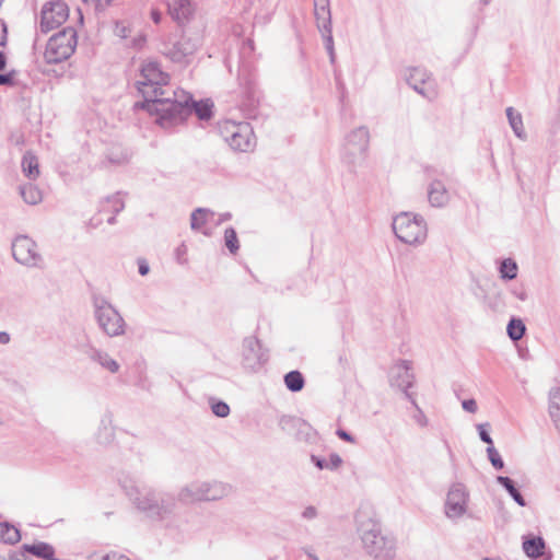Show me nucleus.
<instances>
[{"label":"nucleus","mask_w":560,"mask_h":560,"mask_svg":"<svg viewBox=\"0 0 560 560\" xmlns=\"http://www.w3.org/2000/svg\"><path fill=\"white\" fill-rule=\"evenodd\" d=\"M357 530L364 550L375 560H393L396 540L384 534L376 512L370 505H361L355 515Z\"/></svg>","instance_id":"obj_1"},{"label":"nucleus","mask_w":560,"mask_h":560,"mask_svg":"<svg viewBox=\"0 0 560 560\" xmlns=\"http://www.w3.org/2000/svg\"><path fill=\"white\" fill-rule=\"evenodd\" d=\"M160 109H155L156 121L164 128L173 127L184 122L192 113L200 120H208L212 115V104L208 102H196L186 91L177 89L173 92L171 101L160 103Z\"/></svg>","instance_id":"obj_2"},{"label":"nucleus","mask_w":560,"mask_h":560,"mask_svg":"<svg viewBox=\"0 0 560 560\" xmlns=\"http://www.w3.org/2000/svg\"><path fill=\"white\" fill-rule=\"evenodd\" d=\"M119 482L126 494L133 501L139 510L147 514V516L156 520H165L174 513L176 501L172 495L156 493L129 477L120 479Z\"/></svg>","instance_id":"obj_3"},{"label":"nucleus","mask_w":560,"mask_h":560,"mask_svg":"<svg viewBox=\"0 0 560 560\" xmlns=\"http://www.w3.org/2000/svg\"><path fill=\"white\" fill-rule=\"evenodd\" d=\"M137 83L139 92L144 97L142 108L150 114H155L153 107L160 109V103L171 101L173 92H177L168 85V74L161 70L156 61H147L142 65L140 80Z\"/></svg>","instance_id":"obj_4"},{"label":"nucleus","mask_w":560,"mask_h":560,"mask_svg":"<svg viewBox=\"0 0 560 560\" xmlns=\"http://www.w3.org/2000/svg\"><path fill=\"white\" fill-rule=\"evenodd\" d=\"M392 226L396 237L405 244L418 245L427 238V223L419 214L401 212L394 218Z\"/></svg>","instance_id":"obj_5"},{"label":"nucleus","mask_w":560,"mask_h":560,"mask_svg":"<svg viewBox=\"0 0 560 560\" xmlns=\"http://www.w3.org/2000/svg\"><path fill=\"white\" fill-rule=\"evenodd\" d=\"M202 42L199 30H183L179 36H174L164 44L163 54L174 62H188Z\"/></svg>","instance_id":"obj_6"},{"label":"nucleus","mask_w":560,"mask_h":560,"mask_svg":"<svg viewBox=\"0 0 560 560\" xmlns=\"http://www.w3.org/2000/svg\"><path fill=\"white\" fill-rule=\"evenodd\" d=\"M370 144V132L365 126L351 130L345 139L342 160L352 170L360 166L366 156Z\"/></svg>","instance_id":"obj_7"},{"label":"nucleus","mask_w":560,"mask_h":560,"mask_svg":"<svg viewBox=\"0 0 560 560\" xmlns=\"http://www.w3.org/2000/svg\"><path fill=\"white\" fill-rule=\"evenodd\" d=\"M77 47V32L73 27H66L52 35L44 54L47 63H60L74 52Z\"/></svg>","instance_id":"obj_8"},{"label":"nucleus","mask_w":560,"mask_h":560,"mask_svg":"<svg viewBox=\"0 0 560 560\" xmlns=\"http://www.w3.org/2000/svg\"><path fill=\"white\" fill-rule=\"evenodd\" d=\"M220 131L229 145L236 151L246 152L254 147L253 129L248 122L225 120Z\"/></svg>","instance_id":"obj_9"},{"label":"nucleus","mask_w":560,"mask_h":560,"mask_svg":"<svg viewBox=\"0 0 560 560\" xmlns=\"http://www.w3.org/2000/svg\"><path fill=\"white\" fill-rule=\"evenodd\" d=\"M94 307L98 326L106 335L115 337L125 332L124 318L106 300L95 299Z\"/></svg>","instance_id":"obj_10"},{"label":"nucleus","mask_w":560,"mask_h":560,"mask_svg":"<svg viewBox=\"0 0 560 560\" xmlns=\"http://www.w3.org/2000/svg\"><path fill=\"white\" fill-rule=\"evenodd\" d=\"M314 16L317 28L325 40V47L329 54L330 61H335V49L331 30V12L329 0H314Z\"/></svg>","instance_id":"obj_11"},{"label":"nucleus","mask_w":560,"mask_h":560,"mask_svg":"<svg viewBox=\"0 0 560 560\" xmlns=\"http://www.w3.org/2000/svg\"><path fill=\"white\" fill-rule=\"evenodd\" d=\"M13 258L27 267H39L43 262L37 244L27 235H19L12 242Z\"/></svg>","instance_id":"obj_12"},{"label":"nucleus","mask_w":560,"mask_h":560,"mask_svg":"<svg viewBox=\"0 0 560 560\" xmlns=\"http://www.w3.org/2000/svg\"><path fill=\"white\" fill-rule=\"evenodd\" d=\"M407 83L420 95L432 101L436 97L434 80L425 69L411 68L406 75Z\"/></svg>","instance_id":"obj_13"},{"label":"nucleus","mask_w":560,"mask_h":560,"mask_svg":"<svg viewBox=\"0 0 560 560\" xmlns=\"http://www.w3.org/2000/svg\"><path fill=\"white\" fill-rule=\"evenodd\" d=\"M69 15L68 5L62 1H51L44 5L40 15V30L48 33L60 26Z\"/></svg>","instance_id":"obj_14"},{"label":"nucleus","mask_w":560,"mask_h":560,"mask_svg":"<svg viewBox=\"0 0 560 560\" xmlns=\"http://www.w3.org/2000/svg\"><path fill=\"white\" fill-rule=\"evenodd\" d=\"M242 354L244 366L252 371H257L268 361L267 352L262 349L259 339L254 336L243 340Z\"/></svg>","instance_id":"obj_15"},{"label":"nucleus","mask_w":560,"mask_h":560,"mask_svg":"<svg viewBox=\"0 0 560 560\" xmlns=\"http://www.w3.org/2000/svg\"><path fill=\"white\" fill-rule=\"evenodd\" d=\"M425 174L430 179L428 185V200L432 207H445L451 200V194L445 184L438 178L439 172L434 167H425Z\"/></svg>","instance_id":"obj_16"},{"label":"nucleus","mask_w":560,"mask_h":560,"mask_svg":"<svg viewBox=\"0 0 560 560\" xmlns=\"http://www.w3.org/2000/svg\"><path fill=\"white\" fill-rule=\"evenodd\" d=\"M468 494L465 486L455 483L451 487L445 502V514L448 518H459L466 513Z\"/></svg>","instance_id":"obj_17"},{"label":"nucleus","mask_w":560,"mask_h":560,"mask_svg":"<svg viewBox=\"0 0 560 560\" xmlns=\"http://www.w3.org/2000/svg\"><path fill=\"white\" fill-rule=\"evenodd\" d=\"M413 378L415 376L411 372V363L409 361H400L392 369L390 384L400 388L405 397L410 400L412 405H416V399L412 394L408 392L413 384Z\"/></svg>","instance_id":"obj_18"},{"label":"nucleus","mask_w":560,"mask_h":560,"mask_svg":"<svg viewBox=\"0 0 560 560\" xmlns=\"http://www.w3.org/2000/svg\"><path fill=\"white\" fill-rule=\"evenodd\" d=\"M201 501H214L228 497L232 487L221 481H200Z\"/></svg>","instance_id":"obj_19"},{"label":"nucleus","mask_w":560,"mask_h":560,"mask_svg":"<svg viewBox=\"0 0 560 560\" xmlns=\"http://www.w3.org/2000/svg\"><path fill=\"white\" fill-rule=\"evenodd\" d=\"M241 3L245 12L266 18L275 10L277 0H241Z\"/></svg>","instance_id":"obj_20"},{"label":"nucleus","mask_w":560,"mask_h":560,"mask_svg":"<svg viewBox=\"0 0 560 560\" xmlns=\"http://www.w3.org/2000/svg\"><path fill=\"white\" fill-rule=\"evenodd\" d=\"M166 5L171 16L178 23L187 20L192 12L189 0H166Z\"/></svg>","instance_id":"obj_21"},{"label":"nucleus","mask_w":560,"mask_h":560,"mask_svg":"<svg viewBox=\"0 0 560 560\" xmlns=\"http://www.w3.org/2000/svg\"><path fill=\"white\" fill-rule=\"evenodd\" d=\"M85 354L94 362H97L103 369L110 373H116L119 370V364L107 352L90 347L85 350Z\"/></svg>","instance_id":"obj_22"},{"label":"nucleus","mask_w":560,"mask_h":560,"mask_svg":"<svg viewBox=\"0 0 560 560\" xmlns=\"http://www.w3.org/2000/svg\"><path fill=\"white\" fill-rule=\"evenodd\" d=\"M549 416L560 434V387L553 386L549 390Z\"/></svg>","instance_id":"obj_23"},{"label":"nucleus","mask_w":560,"mask_h":560,"mask_svg":"<svg viewBox=\"0 0 560 560\" xmlns=\"http://www.w3.org/2000/svg\"><path fill=\"white\" fill-rule=\"evenodd\" d=\"M200 491V481L190 482L178 492V501L185 504L201 501Z\"/></svg>","instance_id":"obj_24"},{"label":"nucleus","mask_w":560,"mask_h":560,"mask_svg":"<svg viewBox=\"0 0 560 560\" xmlns=\"http://www.w3.org/2000/svg\"><path fill=\"white\" fill-rule=\"evenodd\" d=\"M545 548V541L541 537H530L523 541V550L532 559L542 556Z\"/></svg>","instance_id":"obj_25"},{"label":"nucleus","mask_w":560,"mask_h":560,"mask_svg":"<svg viewBox=\"0 0 560 560\" xmlns=\"http://www.w3.org/2000/svg\"><path fill=\"white\" fill-rule=\"evenodd\" d=\"M22 170L30 179H36L39 176L38 160L33 153L26 152L23 155Z\"/></svg>","instance_id":"obj_26"},{"label":"nucleus","mask_w":560,"mask_h":560,"mask_svg":"<svg viewBox=\"0 0 560 560\" xmlns=\"http://www.w3.org/2000/svg\"><path fill=\"white\" fill-rule=\"evenodd\" d=\"M129 153L120 145H113L106 153L107 161L116 166L126 164L129 161Z\"/></svg>","instance_id":"obj_27"},{"label":"nucleus","mask_w":560,"mask_h":560,"mask_svg":"<svg viewBox=\"0 0 560 560\" xmlns=\"http://www.w3.org/2000/svg\"><path fill=\"white\" fill-rule=\"evenodd\" d=\"M497 482L499 485H501L508 491V493L513 498V500L520 506H525L526 505V501L524 500L523 495L517 490V488L515 487V485H514V482H513V480L511 478L504 477V476H498L497 477Z\"/></svg>","instance_id":"obj_28"},{"label":"nucleus","mask_w":560,"mask_h":560,"mask_svg":"<svg viewBox=\"0 0 560 560\" xmlns=\"http://www.w3.org/2000/svg\"><path fill=\"white\" fill-rule=\"evenodd\" d=\"M311 460L317 468L329 470H335L339 468L342 464L341 457L336 453L330 454L328 459H324L318 456L312 455Z\"/></svg>","instance_id":"obj_29"},{"label":"nucleus","mask_w":560,"mask_h":560,"mask_svg":"<svg viewBox=\"0 0 560 560\" xmlns=\"http://www.w3.org/2000/svg\"><path fill=\"white\" fill-rule=\"evenodd\" d=\"M505 112H506V117H508L509 124H510L512 130L514 131L515 136L520 139H523L525 136V131H524L522 115L520 113L515 112V109L513 107H508Z\"/></svg>","instance_id":"obj_30"},{"label":"nucleus","mask_w":560,"mask_h":560,"mask_svg":"<svg viewBox=\"0 0 560 560\" xmlns=\"http://www.w3.org/2000/svg\"><path fill=\"white\" fill-rule=\"evenodd\" d=\"M213 215L209 209L206 208H197L192 211L190 215V228L194 231H201V229L208 222V218Z\"/></svg>","instance_id":"obj_31"},{"label":"nucleus","mask_w":560,"mask_h":560,"mask_svg":"<svg viewBox=\"0 0 560 560\" xmlns=\"http://www.w3.org/2000/svg\"><path fill=\"white\" fill-rule=\"evenodd\" d=\"M20 194L23 200L32 206L39 203L43 199L42 191L32 184L21 186Z\"/></svg>","instance_id":"obj_32"},{"label":"nucleus","mask_w":560,"mask_h":560,"mask_svg":"<svg viewBox=\"0 0 560 560\" xmlns=\"http://www.w3.org/2000/svg\"><path fill=\"white\" fill-rule=\"evenodd\" d=\"M284 384L291 392H300L303 389L305 381L300 371H291L284 375Z\"/></svg>","instance_id":"obj_33"},{"label":"nucleus","mask_w":560,"mask_h":560,"mask_svg":"<svg viewBox=\"0 0 560 560\" xmlns=\"http://www.w3.org/2000/svg\"><path fill=\"white\" fill-rule=\"evenodd\" d=\"M20 539L21 535L18 528L8 523H0V540L13 545L20 541Z\"/></svg>","instance_id":"obj_34"},{"label":"nucleus","mask_w":560,"mask_h":560,"mask_svg":"<svg viewBox=\"0 0 560 560\" xmlns=\"http://www.w3.org/2000/svg\"><path fill=\"white\" fill-rule=\"evenodd\" d=\"M506 331H508L509 337L513 341H518L520 339L523 338V336L526 331V327L522 319L512 318L508 324Z\"/></svg>","instance_id":"obj_35"},{"label":"nucleus","mask_w":560,"mask_h":560,"mask_svg":"<svg viewBox=\"0 0 560 560\" xmlns=\"http://www.w3.org/2000/svg\"><path fill=\"white\" fill-rule=\"evenodd\" d=\"M280 427L282 430L292 433L294 430H302L303 428H307V424L304 420L296 417L283 416L280 419Z\"/></svg>","instance_id":"obj_36"},{"label":"nucleus","mask_w":560,"mask_h":560,"mask_svg":"<svg viewBox=\"0 0 560 560\" xmlns=\"http://www.w3.org/2000/svg\"><path fill=\"white\" fill-rule=\"evenodd\" d=\"M114 439V430L110 422L106 419L101 421V425L97 433V441L101 444L110 443Z\"/></svg>","instance_id":"obj_37"},{"label":"nucleus","mask_w":560,"mask_h":560,"mask_svg":"<svg viewBox=\"0 0 560 560\" xmlns=\"http://www.w3.org/2000/svg\"><path fill=\"white\" fill-rule=\"evenodd\" d=\"M8 44V26L3 20L0 19V71L7 67V56L2 48Z\"/></svg>","instance_id":"obj_38"},{"label":"nucleus","mask_w":560,"mask_h":560,"mask_svg":"<svg viewBox=\"0 0 560 560\" xmlns=\"http://www.w3.org/2000/svg\"><path fill=\"white\" fill-rule=\"evenodd\" d=\"M224 244L232 255L237 254L240 249V242L236 231L233 228H228L224 231Z\"/></svg>","instance_id":"obj_39"},{"label":"nucleus","mask_w":560,"mask_h":560,"mask_svg":"<svg viewBox=\"0 0 560 560\" xmlns=\"http://www.w3.org/2000/svg\"><path fill=\"white\" fill-rule=\"evenodd\" d=\"M500 273L502 279L513 280L517 276V265L511 259L506 258L501 262Z\"/></svg>","instance_id":"obj_40"},{"label":"nucleus","mask_w":560,"mask_h":560,"mask_svg":"<svg viewBox=\"0 0 560 560\" xmlns=\"http://www.w3.org/2000/svg\"><path fill=\"white\" fill-rule=\"evenodd\" d=\"M487 455L488 459L495 469L500 470L504 467V462L499 452L494 448V446L487 447Z\"/></svg>","instance_id":"obj_41"},{"label":"nucleus","mask_w":560,"mask_h":560,"mask_svg":"<svg viewBox=\"0 0 560 560\" xmlns=\"http://www.w3.org/2000/svg\"><path fill=\"white\" fill-rule=\"evenodd\" d=\"M19 71L11 70L7 73H0V85L16 86L19 84L18 77Z\"/></svg>","instance_id":"obj_42"},{"label":"nucleus","mask_w":560,"mask_h":560,"mask_svg":"<svg viewBox=\"0 0 560 560\" xmlns=\"http://www.w3.org/2000/svg\"><path fill=\"white\" fill-rule=\"evenodd\" d=\"M212 412L220 418H225L230 413V407L226 402L218 400L211 404Z\"/></svg>","instance_id":"obj_43"},{"label":"nucleus","mask_w":560,"mask_h":560,"mask_svg":"<svg viewBox=\"0 0 560 560\" xmlns=\"http://www.w3.org/2000/svg\"><path fill=\"white\" fill-rule=\"evenodd\" d=\"M106 202L110 205L115 214L119 213L125 208L124 201L119 194L108 197Z\"/></svg>","instance_id":"obj_44"},{"label":"nucleus","mask_w":560,"mask_h":560,"mask_svg":"<svg viewBox=\"0 0 560 560\" xmlns=\"http://www.w3.org/2000/svg\"><path fill=\"white\" fill-rule=\"evenodd\" d=\"M487 428H489V423H483V424L477 425L479 438L482 442L488 444V446H493V441H492Z\"/></svg>","instance_id":"obj_45"},{"label":"nucleus","mask_w":560,"mask_h":560,"mask_svg":"<svg viewBox=\"0 0 560 560\" xmlns=\"http://www.w3.org/2000/svg\"><path fill=\"white\" fill-rule=\"evenodd\" d=\"M187 247L185 244H180L175 250V257L178 264L185 265L187 262Z\"/></svg>","instance_id":"obj_46"},{"label":"nucleus","mask_w":560,"mask_h":560,"mask_svg":"<svg viewBox=\"0 0 560 560\" xmlns=\"http://www.w3.org/2000/svg\"><path fill=\"white\" fill-rule=\"evenodd\" d=\"M91 560H130L128 557L118 553V552H109L107 555L101 557H93Z\"/></svg>","instance_id":"obj_47"},{"label":"nucleus","mask_w":560,"mask_h":560,"mask_svg":"<svg viewBox=\"0 0 560 560\" xmlns=\"http://www.w3.org/2000/svg\"><path fill=\"white\" fill-rule=\"evenodd\" d=\"M417 409V412L416 415L413 416V419L415 421L420 425V427H425L428 424V419L425 417V415L423 413V411L419 408L418 404L416 402V405H413Z\"/></svg>","instance_id":"obj_48"},{"label":"nucleus","mask_w":560,"mask_h":560,"mask_svg":"<svg viewBox=\"0 0 560 560\" xmlns=\"http://www.w3.org/2000/svg\"><path fill=\"white\" fill-rule=\"evenodd\" d=\"M462 407L465 411L470 412V413H475L478 409V406H477V402L475 399L463 400Z\"/></svg>","instance_id":"obj_49"},{"label":"nucleus","mask_w":560,"mask_h":560,"mask_svg":"<svg viewBox=\"0 0 560 560\" xmlns=\"http://www.w3.org/2000/svg\"><path fill=\"white\" fill-rule=\"evenodd\" d=\"M317 516V510L314 506H307L302 512V517L305 520H313Z\"/></svg>","instance_id":"obj_50"},{"label":"nucleus","mask_w":560,"mask_h":560,"mask_svg":"<svg viewBox=\"0 0 560 560\" xmlns=\"http://www.w3.org/2000/svg\"><path fill=\"white\" fill-rule=\"evenodd\" d=\"M336 434L338 435L339 439L346 441V442H349V443H354L355 440L354 438L348 433L347 431L342 430V429H338L336 431Z\"/></svg>","instance_id":"obj_51"},{"label":"nucleus","mask_w":560,"mask_h":560,"mask_svg":"<svg viewBox=\"0 0 560 560\" xmlns=\"http://www.w3.org/2000/svg\"><path fill=\"white\" fill-rule=\"evenodd\" d=\"M115 34L121 38H126L128 36L127 27L121 23H116Z\"/></svg>","instance_id":"obj_52"},{"label":"nucleus","mask_w":560,"mask_h":560,"mask_svg":"<svg viewBox=\"0 0 560 560\" xmlns=\"http://www.w3.org/2000/svg\"><path fill=\"white\" fill-rule=\"evenodd\" d=\"M114 0H93L97 10H104L112 4Z\"/></svg>","instance_id":"obj_53"},{"label":"nucleus","mask_w":560,"mask_h":560,"mask_svg":"<svg viewBox=\"0 0 560 560\" xmlns=\"http://www.w3.org/2000/svg\"><path fill=\"white\" fill-rule=\"evenodd\" d=\"M150 271L149 265L145 260H139V273L141 276L148 275Z\"/></svg>","instance_id":"obj_54"},{"label":"nucleus","mask_w":560,"mask_h":560,"mask_svg":"<svg viewBox=\"0 0 560 560\" xmlns=\"http://www.w3.org/2000/svg\"><path fill=\"white\" fill-rule=\"evenodd\" d=\"M10 342V335L5 331H0V343L7 345Z\"/></svg>","instance_id":"obj_55"},{"label":"nucleus","mask_w":560,"mask_h":560,"mask_svg":"<svg viewBox=\"0 0 560 560\" xmlns=\"http://www.w3.org/2000/svg\"><path fill=\"white\" fill-rule=\"evenodd\" d=\"M151 18L154 21V23L158 24L161 21V13L159 11H156V10H152Z\"/></svg>","instance_id":"obj_56"},{"label":"nucleus","mask_w":560,"mask_h":560,"mask_svg":"<svg viewBox=\"0 0 560 560\" xmlns=\"http://www.w3.org/2000/svg\"><path fill=\"white\" fill-rule=\"evenodd\" d=\"M230 219H231V213H224L221 215L220 221H225V220H230Z\"/></svg>","instance_id":"obj_57"},{"label":"nucleus","mask_w":560,"mask_h":560,"mask_svg":"<svg viewBox=\"0 0 560 560\" xmlns=\"http://www.w3.org/2000/svg\"><path fill=\"white\" fill-rule=\"evenodd\" d=\"M115 215H116V214L114 213L112 217H109V218L107 219V222H108L109 224H114V223H115V221H116V217H115Z\"/></svg>","instance_id":"obj_58"},{"label":"nucleus","mask_w":560,"mask_h":560,"mask_svg":"<svg viewBox=\"0 0 560 560\" xmlns=\"http://www.w3.org/2000/svg\"><path fill=\"white\" fill-rule=\"evenodd\" d=\"M307 556L312 560H318V558L315 555L311 553V552H307Z\"/></svg>","instance_id":"obj_59"},{"label":"nucleus","mask_w":560,"mask_h":560,"mask_svg":"<svg viewBox=\"0 0 560 560\" xmlns=\"http://www.w3.org/2000/svg\"><path fill=\"white\" fill-rule=\"evenodd\" d=\"M491 0H481V2L487 5Z\"/></svg>","instance_id":"obj_60"},{"label":"nucleus","mask_w":560,"mask_h":560,"mask_svg":"<svg viewBox=\"0 0 560 560\" xmlns=\"http://www.w3.org/2000/svg\"><path fill=\"white\" fill-rule=\"evenodd\" d=\"M201 232H202L203 235H207V236L210 235V233L208 231H201Z\"/></svg>","instance_id":"obj_61"},{"label":"nucleus","mask_w":560,"mask_h":560,"mask_svg":"<svg viewBox=\"0 0 560 560\" xmlns=\"http://www.w3.org/2000/svg\"><path fill=\"white\" fill-rule=\"evenodd\" d=\"M0 560H5V558H4V557H2V556H0Z\"/></svg>","instance_id":"obj_62"}]
</instances>
